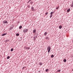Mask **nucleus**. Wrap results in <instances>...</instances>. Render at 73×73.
I'll list each match as a JSON object with an SVG mask.
<instances>
[{"label":"nucleus","instance_id":"393cba45","mask_svg":"<svg viewBox=\"0 0 73 73\" xmlns=\"http://www.w3.org/2000/svg\"><path fill=\"white\" fill-rule=\"evenodd\" d=\"M52 16H53L52 15H50V18H51V17H52Z\"/></svg>","mask_w":73,"mask_h":73},{"label":"nucleus","instance_id":"9b49d317","mask_svg":"<svg viewBox=\"0 0 73 73\" xmlns=\"http://www.w3.org/2000/svg\"><path fill=\"white\" fill-rule=\"evenodd\" d=\"M62 26H60L59 27V29H61L62 28Z\"/></svg>","mask_w":73,"mask_h":73},{"label":"nucleus","instance_id":"7c9ffc66","mask_svg":"<svg viewBox=\"0 0 73 73\" xmlns=\"http://www.w3.org/2000/svg\"><path fill=\"white\" fill-rule=\"evenodd\" d=\"M32 3H33V2H31L30 4H32Z\"/></svg>","mask_w":73,"mask_h":73},{"label":"nucleus","instance_id":"6e6552de","mask_svg":"<svg viewBox=\"0 0 73 73\" xmlns=\"http://www.w3.org/2000/svg\"><path fill=\"white\" fill-rule=\"evenodd\" d=\"M31 10L32 11H33V10H34V7H31Z\"/></svg>","mask_w":73,"mask_h":73},{"label":"nucleus","instance_id":"4468645a","mask_svg":"<svg viewBox=\"0 0 73 73\" xmlns=\"http://www.w3.org/2000/svg\"><path fill=\"white\" fill-rule=\"evenodd\" d=\"M9 58H10V56H8L7 57V59H9Z\"/></svg>","mask_w":73,"mask_h":73},{"label":"nucleus","instance_id":"f03ea898","mask_svg":"<svg viewBox=\"0 0 73 73\" xmlns=\"http://www.w3.org/2000/svg\"><path fill=\"white\" fill-rule=\"evenodd\" d=\"M28 31V29H24L23 30V32H24V33H26V32Z\"/></svg>","mask_w":73,"mask_h":73},{"label":"nucleus","instance_id":"f3484780","mask_svg":"<svg viewBox=\"0 0 73 73\" xmlns=\"http://www.w3.org/2000/svg\"><path fill=\"white\" fill-rule=\"evenodd\" d=\"M22 28V26H20L19 27V29H21Z\"/></svg>","mask_w":73,"mask_h":73},{"label":"nucleus","instance_id":"1a4fd4ad","mask_svg":"<svg viewBox=\"0 0 73 73\" xmlns=\"http://www.w3.org/2000/svg\"><path fill=\"white\" fill-rule=\"evenodd\" d=\"M46 35H47V33L46 32L44 33V35L45 36H46Z\"/></svg>","mask_w":73,"mask_h":73},{"label":"nucleus","instance_id":"e433bc0d","mask_svg":"<svg viewBox=\"0 0 73 73\" xmlns=\"http://www.w3.org/2000/svg\"><path fill=\"white\" fill-rule=\"evenodd\" d=\"M38 72H40V71H38Z\"/></svg>","mask_w":73,"mask_h":73},{"label":"nucleus","instance_id":"ddd939ff","mask_svg":"<svg viewBox=\"0 0 73 73\" xmlns=\"http://www.w3.org/2000/svg\"><path fill=\"white\" fill-rule=\"evenodd\" d=\"M35 35H36V38H37V36H38V34L37 33H36Z\"/></svg>","mask_w":73,"mask_h":73},{"label":"nucleus","instance_id":"f8f14e48","mask_svg":"<svg viewBox=\"0 0 73 73\" xmlns=\"http://www.w3.org/2000/svg\"><path fill=\"white\" fill-rule=\"evenodd\" d=\"M53 13H54V12H51L50 13L51 15H53L52 14H53Z\"/></svg>","mask_w":73,"mask_h":73},{"label":"nucleus","instance_id":"a211bd4d","mask_svg":"<svg viewBox=\"0 0 73 73\" xmlns=\"http://www.w3.org/2000/svg\"><path fill=\"white\" fill-rule=\"evenodd\" d=\"M16 36H19V33L16 34Z\"/></svg>","mask_w":73,"mask_h":73},{"label":"nucleus","instance_id":"ea45409f","mask_svg":"<svg viewBox=\"0 0 73 73\" xmlns=\"http://www.w3.org/2000/svg\"><path fill=\"white\" fill-rule=\"evenodd\" d=\"M29 72V71H28V72L27 71V72Z\"/></svg>","mask_w":73,"mask_h":73},{"label":"nucleus","instance_id":"7ed1b4c3","mask_svg":"<svg viewBox=\"0 0 73 73\" xmlns=\"http://www.w3.org/2000/svg\"><path fill=\"white\" fill-rule=\"evenodd\" d=\"M3 23L4 24H6V23H8V22L7 21H3Z\"/></svg>","mask_w":73,"mask_h":73},{"label":"nucleus","instance_id":"2f4dec72","mask_svg":"<svg viewBox=\"0 0 73 73\" xmlns=\"http://www.w3.org/2000/svg\"><path fill=\"white\" fill-rule=\"evenodd\" d=\"M30 49V48H29V47L28 48V50H29Z\"/></svg>","mask_w":73,"mask_h":73},{"label":"nucleus","instance_id":"39448f33","mask_svg":"<svg viewBox=\"0 0 73 73\" xmlns=\"http://www.w3.org/2000/svg\"><path fill=\"white\" fill-rule=\"evenodd\" d=\"M7 34V33L3 34L2 35V36H5V35H6Z\"/></svg>","mask_w":73,"mask_h":73},{"label":"nucleus","instance_id":"c9c22d12","mask_svg":"<svg viewBox=\"0 0 73 73\" xmlns=\"http://www.w3.org/2000/svg\"><path fill=\"white\" fill-rule=\"evenodd\" d=\"M11 29H12V27H11Z\"/></svg>","mask_w":73,"mask_h":73},{"label":"nucleus","instance_id":"cd10ccee","mask_svg":"<svg viewBox=\"0 0 73 73\" xmlns=\"http://www.w3.org/2000/svg\"><path fill=\"white\" fill-rule=\"evenodd\" d=\"M73 7V5H71V7Z\"/></svg>","mask_w":73,"mask_h":73},{"label":"nucleus","instance_id":"58836bf2","mask_svg":"<svg viewBox=\"0 0 73 73\" xmlns=\"http://www.w3.org/2000/svg\"><path fill=\"white\" fill-rule=\"evenodd\" d=\"M29 72V71H28V72L27 71V72Z\"/></svg>","mask_w":73,"mask_h":73},{"label":"nucleus","instance_id":"4be33fe9","mask_svg":"<svg viewBox=\"0 0 73 73\" xmlns=\"http://www.w3.org/2000/svg\"><path fill=\"white\" fill-rule=\"evenodd\" d=\"M8 41H9V40H7L5 41V42H7Z\"/></svg>","mask_w":73,"mask_h":73},{"label":"nucleus","instance_id":"2eb2a0df","mask_svg":"<svg viewBox=\"0 0 73 73\" xmlns=\"http://www.w3.org/2000/svg\"><path fill=\"white\" fill-rule=\"evenodd\" d=\"M54 57V56L52 54L51 56V58H53V57Z\"/></svg>","mask_w":73,"mask_h":73},{"label":"nucleus","instance_id":"423d86ee","mask_svg":"<svg viewBox=\"0 0 73 73\" xmlns=\"http://www.w3.org/2000/svg\"><path fill=\"white\" fill-rule=\"evenodd\" d=\"M36 32V30L34 29L33 30V33H35V32Z\"/></svg>","mask_w":73,"mask_h":73},{"label":"nucleus","instance_id":"c756f323","mask_svg":"<svg viewBox=\"0 0 73 73\" xmlns=\"http://www.w3.org/2000/svg\"><path fill=\"white\" fill-rule=\"evenodd\" d=\"M29 2H30V1H29L27 2V3H29Z\"/></svg>","mask_w":73,"mask_h":73},{"label":"nucleus","instance_id":"473e14b6","mask_svg":"<svg viewBox=\"0 0 73 73\" xmlns=\"http://www.w3.org/2000/svg\"><path fill=\"white\" fill-rule=\"evenodd\" d=\"M28 48L27 47L26 49H28Z\"/></svg>","mask_w":73,"mask_h":73},{"label":"nucleus","instance_id":"412c9836","mask_svg":"<svg viewBox=\"0 0 73 73\" xmlns=\"http://www.w3.org/2000/svg\"><path fill=\"white\" fill-rule=\"evenodd\" d=\"M13 48H12L11 50V52H13Z\"/></svg>","mask_w":73,"mask_h":73},{"label":"nucleus","instance_id":"5701e85b","mask_svg":"<svg viewBox=\"0 0 73 73\" xmlns=\"http://www.w3.org/2000/svg\"><path fill=\"white\" fill-rule=\"evenodd\" d=\"M48 14V12H46L45 13L46 15H47Z\"/></svg>","mask_w":73,"mask_h":73},{"label":"nucleus","instance_id":"f257e3e1","mask_svg":"<svg viewBox=\"0 0 73 73\" xmlns=\"http://www.w3.org/2000/svg\"><path fill=\"white\" fill-rule=\"evenodd\" d=\"M51 49V48H50V46H49L47 48V49L48 50V52L49 53V52H50V49Z\"/></svg>","mask_w":73,"mask_h":73},{"label":"nucleus","instance_id":"c85d7f7f","mask_svg":"<svg viewBox=\"0 0 73 73\" xmlns=\"http://www.w3.org/2000/svg\"><path fill=\"white\" fill-rule=\"evenodd\" d=\"M18 24H19V23H20V22L19 21H18Z\"/></svg>","mask_w":73,"mask_h":73},{"label":"nucleus","instance_id":"b1692460","mask_svg":"<svg viewBox=\"0 0 73 73\" xmlns=\"http://www.w3.org/2000/svg\"><path fill=\"white\" fill-rule=\"evenodd\" d=\"M61 71V70H57V72H60Z\"/></svg>","mask_w":73,"mask_h":73},{"label":"nucleus","instance_id":"a878e982","mask_svg":"<svg viewBox=\"0 0 73 73\" xmlns=\"http://www.w3.org/2000/svg\"><path fill=\"white\" fill-rule=\"evenodd\" d=\"M58 8H59V7H57V8H56V9H58Z\"/></svg>","mask_w":73,"mask_h":73},{"label":"nucleus","instance_id":"dca6fc26","mask_svg":"<svg viewBox=\"0 0 73 73\" xmlns=\"http://www.w3.org/2000/svg\"><path fill=\"white\" fill-rule=\"evenodd\" d=\"M49 71V69H47L46 70V72H48Z\"/></svg>","mask_w":73,"mask_h":73},{"label":"nucleus","instance_id":"0eeeda50","mask_svg":"<svg viewBox=\"0 0 73 73\" xmlns=\"http://www.w3.org/2000/svg\"><path fill=\"white\" fill-rule=\"evenodd\" d=\"M63 61L64 62H66V59H64L63 60Z\"/></svg>","mask_w":73,"mask_h":73},{"label":"nucleus","instance_id":"6ab92c4d","mask_svg":"<svg viewBox=\"0 0 73 73\" xmlns=\"http://www.w3.org/2000/svg\"><path fill=\"white\" fill-rule=\"evenodd\" d=\"M34 39L33 40L34 41L36 40V36H35V37H33Z\"/></svg>","mask_w":73,"mask_h":73},{"label":"nucleus","instance_id":"4c0bfd02","mask_svg":"<svg viewBox=\"0 0 73 73\" xmlns=\"http://www.w3.org/2000/svg\"><path fill=\"white\" fill-rule=\"evenodd\" d=\"M29 72V71H28V72L27 71V72Z\"/></svg>","mask_w":73,"mask_h":73},{"label":"nucleus","instance_id":"bb28decb","mask_svg":"<svg viewBox=\"0 0 73 73\" xmlns=\"http://www.w3.org/2000/svg\"><path fill=\"white\" fill-rule=\"evenodd\" d=\"M24 68H25V67H23V69H24Z\"/></svg>","mask_w":73,"mask_h":73},{"label":"nucleus","instance_id":"20e7f679","mask_svg":"<svg viewBox=\"0 0 73 73\" xmlns=\"http://www.w3.org/2000/svg\"><path fill=\"white\" fill-rule=\"evenodd\" d=\"M70 11V9H68L67 11V12H69Z\"/></svg>","mask_w":73,"mask_h":73},{"label":"nucleus","instance_id":"72a5a7b5","mask_svg":"<svg viewBox=\"0 0 73 73\" xmlns=\"http://www.w3.org/2000/svg\"><path fill=\"white\" fill-rule=\"evenodd\" d=\"M31 0H29V1H30H30H31Z\"/></svg>","mask_w":73,"mask_h":73},{"label":"nucleus","instance_id":"aec40b11","mask_svg":"<svg viewBox=\"0 0 73 73\" xmlns=\"http://www.w3.org/2000/svg\"><path fill=\"white\" fill-rule=\"evenodd\" d=\"M45 38H46V39H48V40H49V37L48 36L46 37Z\"/></svg>","mask_w":73,"mask_h":73},{"label":"nucleus","instance_id":"f704fd0d","mask_svg":"<svg viewBox=\"0 0 73 73\" xmlns=\"http://www.w3.org/2000/svg\"><path fill=\"white\" fill-rule=\"evenodd\" d=\"M72 71H73V69L72 70Z\"/></svg>","mask_w":73,"mask_h":73},{"label":"nucleus","instance_id":"9d476101","mask_svg":"<svg viewBox=\"0 0 73 73\" xmlns=\"http://www.w3.org/2000/svg\"><path fill=\"white\" fill-rule=\"evenodd\" d=\"M42 62H40L39 63V65H42Z\"/></svg>","mask_w":73,"mask_h":73}]
</instances>
